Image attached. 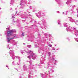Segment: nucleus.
<instances>
[{"mask_svg": "<svg viewBox=\"0 0 78 78\" xmlns=\"http://www.w3.org/2000/svg\"><path fill=\"white\" fill-rule=\"evenodd\" d=\"M26 53H30L29 55V56H27V58H29V59H31V58H32L33 59H35L36 58V55L35 54L33 53L31 51H29L28 49L25 50H24Z\"/></svg>", "mask_w": 78, "mask_h": 78, "instance_id": "f257e3e1", "label": "nucleus"}, {"mask_svg": "<svg viewBox=\"0 0 78 78\" xmlns=\"http://www.w3.org/2000/svg\"><path fill=\"white\" fill-rule=\"evenodd\" d=\"M16 31L15 30H9L5 32V34L7 36V39H9V36L12 35V33H16Z\"/></svg>", "mask_w": 78, "mask_h": 78, "instance_id": "f03ea898", "label": "nucleus"}, {"mask_svg": "<svg viewBox=\"0 0 78 78\" xmlns=\"http://www.w3.org/2000/svg\"><path fill=\"white\" fill-rule=\"evenodd\" d=\"M9 53L11 58L13 59H14L15 58V56H14V52L13 51L10 50Z\"/></svg>", "mask_w": 78, "mask_h": 78, "instance_id": "7ed1b4c3", "label": "nucleus"}, {"mask_svg": "<svg viewBox=\"0 0 78 78\" xmlns=\"http://www.w3.org/2000/svg\"><path fill=\"white\" fill-rule=\"evenodd\" d=\"M38 52L39 53H41V54H43V53H44L43 50H42V49H40V48H39V49L38 50Z\"/></svg>", "mask_w": 78, "mask_h": 78, "instance_id": "20e7f679", "label": "nucleus"}, {"mask_svg": "<svg viewBox=\"0 0 78 78\" xmlns=\"http://www.w3.org/2000/svg\"><path fill=\"white\" fill-rule=\"evenodd\" d=\"M11 44H12L13 45H15L16 44V41H14V40L12 41Z\"/></svg>", "mask_w": 78, "mask_h": 78, "instance_id": "39448f33", "label": "nucleus"}, {"mask_svg": "<svg viewBox=\"0 0 78 78\" xmlns=\"http://www.w3.org/2000/svg\"><path fill=\"white\" fill-rule=\"evenodd\" d=\"M48 72L49 74H51L52 72H54V70H53L52 69H50V70L48 71Z\"/></svg>", "mask_w": 78, "mask_h": 78, "instance_id": "423d86ee", "label": "nucleus"}, {"mask_svg": "<svg viewBox=\"0 0 78 78\" xmlns=\"http://www.w3.org/2000/svg\"><path fill=\"white\" fill-rule=\"evenodd\" d=\"M16 58H18L19 59V62H20V57L19 56H17L15 57Z\"/></svg>", "mask_w": 78, "mask_h": 78, "instance_id": "0eeeda50", "label": "nucleus"}, {"mask_svg": "<svg viewBox=\"0 0 78 78\" xmlns=\"http://www.w3.org/2000/svg\"><path fill=\"white\" fill-rule=\"evenodd\" d=\"M23 68L24 70H27V66H23Z\"/></svg>", "mask_w": 78, "mask_h": 78, "instance_id": "6e6552de", "label": "nucleus"}, {"mask_svg": "<svg viewBox=\"0 0 78 78\" xmlns=\"http://www.w3.org/2000/svg\"><path fill=\"white\" fill-rule=\"evenodd\" d=\"M42 78H44L45 77V76H46V75H47V74H45V75H44V74H42Z\"/></svg>", "mask_w": 78, "mask_h": 78, "instance_id": "1a4fd4ad", "label": "nucleus"}, {"mask_svg": "<svg viewBox=\"0 0 78 78\" xmlns=\"http://www.w3.org/2000/svg\"><path fill=\"white\" fill-rule=\"evenodd\" d=\"M7 41L8 43H9V42H10V41H11V39H7Z\"/></svg>", "mask_w": 78, "mask_h": 78, "instance_id": "9d476101", "label": "nucleus"}, {"mask_svg": "<svg viewBox=\"0 0 78 78\" xmlns=\"http://www.w3.org/2000/svg\"><path fill=\"white\" fill-rule=\"evenodd\" d=\"M20 5L21 6H23V4L22 3V1H21Z\"/></svg>", "mask_w": 78, "mask_h": 78, "instance_id": "9b49d317", "label": "nucleus"}, {"mask_svg": "<svg viewBox=\"0 0 78 78\" xmlns=\"http://www.w3.org/2000/svg\"><path fill=\"white\" fill-rule=\"evenodd\" d=\"M48 55L49 56H50L51 55V52H48Z\"/></svg>", "mask_w": 78, "mask_h": 78, "instance_id": "f8f14e48", "label": "nucleus"}, {"mask_svg": "<svg viewBox=\"0 0 78 78\" xmlns=\"http://www.w3.org/2000/svg\"><path fill=\"white\" fill-rule=\"evenodd\" d=\"M27 47H28V48H30V47H31V45H28L27 46Z\"/></svg>", "mask_w": 78, "mask_h": 78, "instance_id": "ddd939ff", "label": "nucleus"}, {"mask_svg": "<svg viewBox=\"0 0 78 78\" xmlns=\"http://www.w3.org/2000/svg\"><path fill=\"white\" fill-rule=\"evenodd\" d=\"M48 46H49V47H52V45H51V44H49Z\"/></svg>", "mask_w": 78, "mask_h": 78, "instance_id": "4468645a", "label": "nucleus"}, {"mask_svg": "<svg viewBox=\"0 0 78 78\" xmlns=\"http://www.w3.org/2000/svg\"><path fill=\"white\" fill-rule=\"evenodd\" d=\"M48 67H49V66H50V64H49V63H48Z\"/></svg>", "mask_w": 78, "mask_h": 78, "instance_id": "2eb2a0df", "label": "nucleus"}, {"mask_svg": "<svg viewBox=\"0 0 78 78\" xmlns=\"http://www.w3.org/2000/svg\"><path fill=\"white\" fill-rule=\"evenodd\" d=\"M29 62L30 64V65H31V63H32V62H31V61H29Z\"/></svg>", "mask_w": 78, "mask_h": 78, "instance_id": "dca6fc26", "label": "nucleus"}, {"mask_svg": "<svg viewBox=\"0 0 78 78\" xmlns=\"http://www.w3.org/2000/svg\"><path fill=\"white\" fill-rule=\"evenodd\" d=\"M70 21L71 22H73V19H70Z\"/></svg>", "mask_w": 78, "mask_h": 78, "instance_id": "f3484780", "label": "nucleus"}, {"mask_svg": "<svg viewBox=\"0 0 78 78\" xmlns=\"http://www.w3.org/2000/svg\"><path fill=\"white\" fill-rule=\"evenodd\" d=\"M12 64L13 65H15V64H14V62H12Z\"/></svg>", "mask_w": 78, "mask_h": 78, "instance_id": "a211bd4d", "label": "nucleus"}, {"mask_svg": "<svg viewBox=\"0 0 78 78\" xmlns=\"http://www.w3.org/2000/svg\"><path fill=\"white\" fill-rule=\"evenodd\" d=\"M52 50H55V48H54V47H53L52 48Z\"/></svg>", "mask_w": 78, "mask_h": 78, "instance_id": "6ab92c4d", "label": "nucleus"}, {"mask_svg": "<svg viewBox=\"0 0 78 78\" xmlns=\"http://www.w3.org/2000/svg\"><path fill=\"white\" fill-rule=\"evenodd\" d=\"M22 36H24V33H23L22 34Z\"/></svg>", "mask_w": 78, "mask_h": 78, "instance_id": "aec40b11", "label": "nucleus"}, {"mask_svg": "<svg viewBox=\"0 0 78 78\" xmlns=\"http://www.w3.org/2000/svg\"><path fill=\"white\" fill-rule=\"evenodd\" d=\"M75 41H76V42H78V39H75Z\"/></svg>", "mask_w": 78, "mask_h": 78, "instance_id": "412c9836", "label": "nucleus"}, {"mask_svg": "<svg viewBox=\"0 0 78 78\" xmlns=\"http://www.w3.org/2000/svg\"><path fill=\"white\" fill-rule=\"evenodd\" d=\"M21 53L22 54H23V51H21Z\"/></svg>", "mask_w": 78, "mask_h": 78, "instance_id": "4be33fe9", "label": "nucleus"}, {"mask_svg": "<svg viewBox=\"0 0 78 78\" xmlns=\"http://www.w3.org/2000/svg\"><path fill=\"white\" fill-rule=\"evenodd\" d=\"M42 57H41V58H43V55H42Z\"/></svg>", "mask_w": 78, "mask_h": 78, "instance_id": "5701e85b", "label": "nucleus"}, {"mask_svg": "<svg viewBox=\"0 0 78 78\" xmlns=\"http://www.w3.org/2000/svg\"><path fill=\"white\" fill-rule=\"evenodd\" d=\"M6 29H7V30H9V28H6Z\"/></svg>", "mask_w": 78, "mask_h": 78, "instance_id": "b1692460", "label": "nucleus"}, {"mask_svg": "<svg viewBox=\"0 0 78 78\" xmlns=\"http://www.w3.org/2000/svg\"><path fill=\"white\" fill-rule=\"evenodd\" d=\"M43 59L44 61H45V58H43Z\"/></svg>", "mask_w": 78, "mask_h": 78, "instance_id": "393cba45", "label": "nucleus"}, {"mask_svg": "<svg viewBox=\"0 0 78 78\" xmlns=\"http://www.w3.org/2000/svg\"><path fill=\"white\" fill-rule=\"evenodd\" d=\"M6 67H8V66H6Z\"/></svg>", "mask_w": 78, "mask_h": 78, "instance_id": "a878e982", "label": "nucleus"}, {"mask_svg": "<svg viewBox=\"0 0 78 78\" xmlns=\"http://www.w3.org/2000/svg\"><path fill=\"white\" fill-rule=\"evenodd\" d=\"M31 74V73H29V76H30V74Z\"/></svg>", "mask_w": 78, "mask_h": 78, "instance_id": "bb28decb", "label": "nucleus"}, {"mask_svg": "<svg viewBox=\"0 0 78 78\" xmlns=\"http://www.w3.org/2000/svg\"><path fill=\"white\" fill-rule=\"evenodd\" d=\"M16 69V70H17V71H18V70H17V69Z\"/></svg>", "mask_w": 78, "mask_h": 78, "instance_id": "cd10ccee", "label": "nucleus"}, {"mask_svg": "<svg viewBox=\"0 0 78 78\" xmlns=\"http://www.w3.org/2000/svg\"><path fill=\"white\" fill-rule=\"evenodd\" d=\"M22 78V77L21 76H20V77H19V78Z\"/></svg>", "mask_w": 78, "mask_h": 78, "instance_id": "c85d7f7f", "label": "nucleus"}, {"mask_svg": "<svg viewBox=\"0 0 78 78\" xmlns=\"http://www.w3.org/2000/svg\"><path fill=\"white\" fill-rule=\"evenodd\" d=\"M14 39V38H12L11 39Z\"/></svg>", "mask_w": 78, "mask_h": 78, "instance_id": "c756f323", "label": "nucleus"}, {"mask_svg": "<svg viewBox=\"0 0 78 78\" xmlns=\"http://www.w3.org/2000/svg\"><path fill=\"white\" fill-rule=\"evenodd\" d=\"M56 63H54V64L55 65H56V64H55Z\"/></svg>", "mask_w": 78, "mask_h": 78, "instance_id": "7c9ffc66", "label": "nucleus"}, {"mask_svg": "<svg viewBox=\"0 0 78 78\" xmlns=\"http://www.w3.org/2000/svg\"><path fill=\"white\" fill-rule=\"evenodd\" d=\"M18 65H19V64L18 63Z\"/></svg>", "mask_w": 78, "mask_h": 78, "instance_id": "2f4dec72", "label": "nucleus"}, {"mask_svg": "<svg viewBox=\"0 0 78 78\" xmlns=\"http://www.w3.org/2000/svg\"><path fill=\"white\" fill-rule=\"evenodd\" d=\"M23 44H24V45H25V43H23Z\"/></svg>", "mask_w": 78, "mask_h": 78, "instance_id": "473e14b6", "label": "nucleus"}, {"mask_svg": "<svg viewBox=\"0 0 78 78\" xmlns=\"http://www.w3.org/2000/svg\"><path fill=\"white\" fill-rule=\"evenodd\" d=\"M45 56H44V58H45Z\"/></svg>", "mask_w": 78, "mask_h": 78, "instance_id": "72a5a7b5", "label": "nucleus"}, {"mask_svg": "<svg viewBox=\"0 0 78 78\" xmlns=\"http://www.w3.org/2000/svg\"><path fill=\"white\" fill-rule=\"evenodd\" d=\"M51 43H53V42H51Z\"/></svg>", "mask_w": 78, "mask_h": 78, "instance_id": "f704fd0d", "label": "nucleus"}, {"mask_svg": "<svg viewBox=\"0 0 78 78\" xmlns=\"http://www.w3.org/2000/svg\"><path fill=\"white\" fill-rule=\"evenodd\" d=\"M55 46H56V45L55 44Z\"/></svg>", "mask_w": 78, "mask_h": 78, "instance_id": "c9c22d12", "label": "nucleus"}, {"mask_svg": "<svg viewBox=\"0 0 78 78\" xmlns=\"http://www.w3.org/2000/svg\"><path fill=\"white\" fill-rule=\"evenodd\" d=\"M0 9H1V8H0Z\"/></svg>", "mask_w": 78, "mask_h": 78, "instance_id": "e433bc0d", "label": "nucleus"}, {"mask_svg": "<svg viewBox=\"0 0 78 78\" xmlns=\"http://www.w3.org/2000/svg\"><path fill=\"white\" fill-rule=\"evenodd\" d=\"M10 48H9V49H10Z\"/></svg>", "mask_w": 78, "mask_h": 78, "instance_id": "4c0bfd02", "label": "nucleus"}, {"mask_svg": "<svg viewBox=\"0 0 78 78\" xmlns=\"http://www.w3.org/2000/svg\"><path fill=\"white\" fill-rule=\"evenodd\" d=\"M37 16V17H38V16Z\"/></svg>", "mask_w": 78, "mask_h": 78, "instance_id": "58836bf2", "label": "nucleus"}, {"mask_svg": "<svg viewBox=\"0 0 78 78\" xmlns=\"http://www.w3.org/2000/svg\"><path fill=\"white\" fill-rule=\"evenodd\" d=\"M66 4L67 3V2L66 3Z\"/></svg>", "mask_w": 78, "mask_h": 78, "instance_id": "ea45409f", "label": "nucleus"}, {"mask_svg": "<svg viewBox=\"0 0 78 78\" xmlns=\"http://www.w3.org/2000/svg\"><path fill=\"white\" fill-rule=\"evenodd\" d=\"M30 41V40H28V41Z\"/></svg>", "mask_w": 78, "mask_h": 78, "instance_id": "a19ab883", "label": "nucleus"}, {"mask_svg": "<svg viewBox=\"0 0 78 78\" xmlns=\"http://www.w3.org/2000/svg\"><path fill=\"white\" fill-rule=\"evenodd\" d=\"M8 69H9V68Z\"/></svg>", "mask_w": 78, "mask_h": 78, "instance_id": "79ce46f5", "label": "nucleus"}, {"mask_svg": "<svg viewBox=\"0 0 78 78\" xmlns=\"http://www.w3.org/2000/svg\"><path fill=\"white\" fill-rule=\"evenodd\" d=\"M77 12L78 13V11H77Z\"/></svg>", "mask_w": 78, "mask_h": 78, "instance_id": "37998d69", "label": "nucleus"}, {"mask_svg": "<svg viewBox=\"0 0 78 78\" xmlns=\"http://www.w3.org/2000/svg\"><path fill=\"white\" fill-rule=\"evenodd\" d=\"M50 67H51V66H50Z\"/></svg>", "mask_w": 78, "mask_h": 78, "instance_id": "c03bdc74", "label": "nucleus"}]
</instances>
